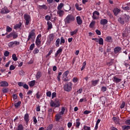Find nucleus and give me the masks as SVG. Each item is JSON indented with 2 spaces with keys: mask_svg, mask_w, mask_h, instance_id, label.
<instances>
[{
  "mask_svg": "<svg viewBox=\"0 0 130 130\" xmlns=\"http://www.w3.org/2000/svg\"><path fill=\"white\" fill-rule=\"evenodd\" d=\"M129 21V15L124 14L123 16L118 17V22L121 25H124L125 22H128Z\"/></svg>",
  "mask_w": 130,
  "mask_h": 130,
  "instance_id": "f257e3e1",
  "label": "nucleus"
},
{
  "mask_svg": "<svg viewBox=\"0 0 130 130\" xmlns=\"http://www.w3.org/2000/svg\"><path fill=\"white\" fill-rule=\"evenodd\" d=\"M63 89L66 92H71L73 89V83L72 82H67L63 85Z\"/></svg>",
  "mask_w": 130,
  "mask_h": 130,
  "instance_id": "f03ea898",
  "label": "nucleus"
},
{
  "mask_svg": "<svg viewBox=\"0 0 130 130\" xmlns=\"http://www.w3.org/2000/svg\"><path fill=\"white\" fill-rule=\"evenodd\" d=\"M75 21V16L73 14H69L64 19L65 24H70Z\"/></svg>",
  "mask_w": 130,
  "mask_h": 130,
  "instance_id": "7ed1b4c3",
  "label": "nucleus"
},
{
  "mask_svg": "<svg viewBox=\"0 0 130 130\" xmlns=\"http://www.w3.org/2000/svg\"><path fill=\"white\" fill-rule=\"evenodd\" d=\"M50 106L51 107H54V108L59 107V106H60V102H59V100L57 99H55L54 101L51 100L50 102Z\"/></svg>",
  "mask_w": 130,
  "mask_h": 130,
  "instance_id": "20e7f679",
  "label": "nucleus"
},
{
  "mask_svg": "<svg viewBox=\"0 0 130 130\" xmlns=\"http://www.w3.org/2000/svg\"><path fill=\"white\" fill-rule=\"evenodd\" d=\"M35 29H32L29 34L27 41H29L30 39L34 40L35 39Z\"/></svg>",
  "mask_w": 130,
  "mask_h": 130,
  "instance_id": "39448f33",
  "label": "nucleus"
},
{
  "mask_svg": "<svg viewBox=\"0 0 130 130\" xmlns=\"http://www.w3.org/2000/svg\"><path fill=\"white\" fill-rule=\"evenodd\" d=\"M54 39V34H50L49 35V37L47 38V44L48 45H50L52 41H53Z\"/></svg>",
  "mask_w": 130,
  "mask_h": 130,
  "instance_id": "423d86ee",
  "label": "nucleus"
},
{
  "mask_svg": "<svg viewBox=\"0 0 130 130\" xmlns=\"http://www.w3.org/2000/svg\"><path fill=\"white\" fill-rule=\"evenodd\" d=\"M24 19L25 20V25L28 26L29 23L31 22V17L28 14H24Z\"/></svg>",
  "mask_w": 130,
  "mask_h": 130,
  "instance_id": "0eeeda50",
  "label": "nucleus"
},
{
  "mask_svg": "<svg viewBox=\"0 0 130 130\" xmlns=\"http://www.w3.org/2000/svg\"><path fill=\"white\" fill-rule=\"evenodd\" d=\"M14 45H20L19 42L15 41L10 42V43H8V46L10 48L14 47Z\"/></svg>",
  "mask_w": 130,
  "mask_h": 130,
  "instance_id": "6e6552de",
  "label": "nucleus"
},
{
  "mask_svg": "<svg viewBox=\"0 0 130 130\" xmlns=\"http://www.w3.org/2000/svg\"><path fill=\"white\" fill-rule=\"evenodd\" d=\"M1 14H8L10 13V10L8 9V8L7 7H4L2 9L1 12Z\"/></svg>",
  "mask_w": 130,
  "mask_h": 130,
  "instance_id": "1a4fd4ad",
  "label": "nucleus"
},
{
  "mask_svg": "<svg viewBox=\"0 0 130 130\" xmlns=\"http://www.w3.org/2000/svg\"><path fill=\"white\" fill-rule=\"evenodd\" d=\"M24 121H25L26 125H28V123H29V121L30 120V119H29V114L26 113L24 115Z\"/></svg>",
  "mask_w": 130,
  "mask_h": 130,
  "instance_id": "9d476101",
  "label": "nucleus"
},
{
  "mask_svg": "<svg viewBox=\"0 0 130 130\" xmlns=\"http://www.w3.org/2000/svg\"><path fill=\"white\" fill-rule=\"evenodd\" d=\"M100 14L98 11H94L93 13V15H92V19L93 20H97L98 19V16H99Z\"/></svg>",
  "mask_w": 130,
  "mask_h": 130,
  "instance_id": "9b49d317",
  "label": "nucleus"
},
{
  "mask_svg": "<svg viewBox=\"0 0 130 130\" xmlns=\"http://www.w3.org/2000/svg\"><path fill=\"white\" fill-rule=\"evenodd\" d=\"M62 115H61V114H59V113L56 114L55 116V119L56 120V121H59V120H60V119H61L62 116H61Z\"/></svg>",
  "mask_w": 130,
  "mask_h": 130,
  "instance_id": "f8f14e48",
  "label": "nucleus"
},
{
  "mask_svg": "<svg viewBox=\"0 0 130 130\" xmlns=\"http://www.w3.org/2000/svg\"><path fill=\"white\" fill-rule=\"evenodd\" d=\"M62 52V48H61V47H60L57 50L56 53L55 54V57H57V56H58V55H60V54H61Z\"/></svg>",
  "mask_w": 130,
  "mask_h": 130,
  "instance_id": "ddd939ff",
  "label": "nucleus"
},
{
  "mask_svg": "<svg viewBox=\"0 0 130 130\" xmlns=\"http://www.w3.org/2000/svg\"><path fill=\"white\" fill-rule=\"evenodd\" d=\"M113 82L114 83H116V84H118V83H120L121 81H122V79L120 78H117L116 76H114L113 77Z\"/></svg>",
  "mask_w": 130,
  "mask_h": 130,
  "instance_id": "4468645a",
  "label": "nucleus"
},
{
  "mask_svg": "<svg viewBox=\"0 0 130 130\" xmlns=\"http://www.w3.org/2000/svg\"><path fill=\"white\" fill-rule=\"evenodd\" d=\"M120 11H121L120 9H119L117 8H115L114 9L113 12L115 16H117V15H118V14H119V13H120Z\"/></svg>",
  "mask_w": 130,
  "mask_h": 130,
  "instance_id": "2eb2a0df",
  "label": "nucleus"
},
{
  "mask_svg": "<svg viewBox=\"0 0 130 130\" xmlns=\"http://www.w3.org/2000/svg\"><path fill=\"white\" fill-rule=\"evenodd\" d=\"M9 86V83L7 81H2L0 82V87H8Z\"/></svg>",
  "mask_w": 130,
  "mask_h": 130,
  "instance_id": "dca6fc26",
  "label": "nucleus"
},
{
  "mask_svg": "<svg viewBox=\"0 0 130 130\" xmlns=\"http://www.w3.org/2000/svg\"><path fill=\"white\" fill-rule=\"evenodd\" d=\"M76 21L78 25H82L83 23V20H82V18H81V17L80 16H77L76 17Z\"/></svg>",
  "mask_w": 130,
  "mask_h": 130,
  "instance_id": "f3484780",
  "label": "nucleus"
},
{
  "mask_svg": "<svg viewBox=\"0 0 130 130\" xmlns=\"http://www.w3.org/2000/svg\"><path fill=\"white\" fill-rule=\"evenodd\" d=\"M121 50V47H116L114 49V53H115L116 54V53H118V52H119V51H120Z\"/></svg>",
  "mask_w": 130,
  "mask_h": 130,
  "instance_id": "a211bd4d",
  "label": "nucleus"
},
{
  "mask_svg": "<svg viewBox=\"0 0 130 130\" xmlns=\"http://www.w3.org/2000/svg\"><path fill=\"white\" fill-rule=\"evenodd\" d=\"M108 23V20L106 19H103L101 20L100 24L101 25H106Z\"/></svg>",
  "mask_w": 130,
  "mask_h": 130,
  "instance_id": "6ab92c4d",
  "label": "nucleus"
},
{
  "mask_svg": "<svg viewBox=\"0 0 130 130\" xmlns=\"http://www.w3.org/2000/svg\"><path fill=\"white\" fill-rule=\"evenodd\" d=\"M80 125H81V122H80V119L78 118L76 119L75 126L77 128H79Z\"/></svg>",
  "mask_w": 130,
  "mask_h": 130,
  "instance_id": "aec40b11",
  "label": "nucleus"
},
{
  "mask_svg": "<svg viewBox=\"0 0 130 130\" xmlns=\"http://www.w3.org/2000/svg\"><path fill=\"white\" fill-rule=\"evenodd\" d=\"M22 27V22H19L18 24H16L14 26V29H20Z\"/></svg>",
  "mask_w": 130,
  "mask_h": 130,
  "instance_id": "412c9836",
  "label": "nucleus"
},
{
  "mask_svg": "<svg viewBox=\"0 0 130 130\" xmlns=\"http://www.w3.org/2000/svg\"><path fill=\"white\" fill-rule=\"evenodd\" d=\"M58 15H59V17H62L64 15V11L60 10H58L57 12Z\"/></svg>",
  "mask_w": 130,
  "mask_h": 130,
  "instance_id": "4be33fe9",
  "label": "nucleus"
},
{
  "mask_svg": "<svg viewBox=\"0 0 130 130\" xmlns=\"http://www.w3.org/2000/svg\"><path fill=\"white\" fill-rule=\"evenodd\" d=\"M11 33V37H13V39H16V38H18V34L17 32L13 31Z\"/></svg>",
  "mask_w": 130,
  "mask_h": 130,
  "instance_id": "5701e85b",
  "label": "nucleus"
},
{
  "mask_svg": "<svg viewBox=\"0 0 130 130\" xmlns=\"http://www.w3.org/2000/svg\"><path fill=\"white\" fill-rule=\"evenodd\" d=\"M47 24L48 26L47 30H50L51 29H52V23H51V22L49 21L47 22Z\"/></svg>",
  "mask_w": 130,
  "mask_h": 130,
  "instance_id": "b1692460",
  "label": "nucleus"
},
{
  "mask_svg": "<svg viewBox=\"0 0 130 130\" xmlns=\"http://www.w3.org/2000/svg\"><path fill=\"white\" fill-rule=\"evenodd\" d=\"M36 83V81L32 80L28 83V85H29V87H34V86H35Z\"/></svg>",
  "mask_w": 130,
  "mask_h": 130,
  "instance_id": "393cba45",
  "label": "nucleus"
},
{
  "mask_svg": "<svg viewBox=\"0 0 130 130\" xmlns=\"http://www.w3.org/2000/svg\"><path fill=\"white\" fill-rule=\"evenodd\" d=\"M36 45L38 47H40L41 45V40H36Z\"/></svg>",
  "mask_w": 130,
  "mask_h": 130,
  "instance_id": "a878e982",
  "label": "nucleus"
},
{
  "mask_svg": "<svg viewBox=\"0 0 130 130\" xmlns=\"http://www.w3.org/2000/svg\"><path fill=\"white\" fill-rule=\"evenodd\" d=\"M106 41L110 43L112 42V37H111V36L107 37L106 38Z\"/></svg>",
  "mask_w": 130,
  "mask_h": 130,
  "instance_id": "bb28decb",
  "label": "nucleus"
},
{
  "mask_svg": "<svg viewBox=\"0 0 130 130\" xmlns=\"http://www.w3.org/2000/svg\"><path fill=\"white\" fill-rule=\"evenodd\" d=\"M41 77V72L38 71L36 76V79L38 80L39 79H40Z\"/></svg>",
  "mask_w": 130,
  "mask_h": 130,
  "instance_id": "cd10ccee",
  "label": "nucleus"
},
{
  "mask_svg": "<svg viewBox=\"0 0 130 130\" xmlns=\"http://www.w3.org/2000/svg\"><path fill=\"white\" fill-rule=\"evenodd\" d=\"M60 42V39H59V38L57 39L55 42V46H56V47H59Z\"/></svg>",
  "mask_w": 130,
  "mask_h": 130,
  "instance_id": "c85d7f7f",
  "label": "nucleus"
},
{
  "mask_svg": "<svg viewBox=\"0 0 130 130\" xmlns=\"http://www.w3.org/2000/svg\"><path fill=\"white\" fill-rule=\"evenodd\" d=\"M77 32H78V29H76L73 31L70 32V35L71 36H74V35L77 34Z\"/></svg>",
  "mask_w": 130,
  "mask_h": 130,
  "instance_id": "c756f323",
  "label": "nucleus"
},
{
  "mask_svg": "<svg viewBox=\"0 0 130 130\" xmlns=\"http://www.w3.org/2000/svg\"><path fill=\"white\" fill-rule=\"evenodd\" d=\"M91 82L92 86H95L96 85H97V84H98V83H99V80H93L91 81Z\"/></svg>",
  "mask_w": 130,
  "mask_h": 130,
  "instance_id": "7c9ffc66",
  "label": "nucleus"
},
{
  "mask_svg": "<svg viewBox=\"0 0 130 130\" xmlns=\"http://www.w3.org/2000/svg\"><path fill=\"white\" fill-rule=\"evenodd\" d=\"M98 42L100 45H103V44H104L103 39L102 38L99 39Z\"/></svg>",
  "mask_w": 130,
  "mask_h": 130,
  "instance_id": "2f4dec72",
  "label": "nucleus"
},
{
  "mask_svg": "<svg viewBox=\"0 0 130 130\" xmlns=\"http://www.w3.org/2000/svg\"><path fill=\"white\" fill-rule=\"evenodd\" d=\"M95 23H96L95 21H92L89 24V27L92 28L94 27V26H95Z\"/></svg>",
  "mask_w": 130,
  "mask_h": 130,
  "instance_id": "473e14b6",
  "label": "nucleus"
},
{
  "mask_svg": "<svg viewBox=\"0 0 130 130\" xmlns=\"http://www.w3.org/2000/svg\"><path fill=\"white\" fill-rule=\"evenodd\" d=\"M64 111H66V108L62 107L61 110L59 113L62 115H63V114H64Z\"/></svg>",
  "mask_w": 130,
  "mask_h": 130,
  "instance_id": "72a5a7b5",
  "label": "nucleus"
},
{
  "mask_svg": "<svg viewBox=\"0 0 130 130\" xmlns=\"http://www.w3.org/2000/svg\"><path fill=\"white\" fill-rule=\"evenodd\" d=\"M16 130H24V127H23V125L22 124H19L17 126V129Z\"/></svg>",
  "mask_w": 130,
  "mask_h": 130,
  "instance_id": "f704fd0d",
  "label": "nucleus"
},
{
  "mask_svg": "<svg viewBox=\"0 0 130 130\" xmlns=\"http://www.w3.org/2000/svg\"><path fill=\"white\" fill-rule=\"evenodd\" d=\"M12 58L14 61H17L18 60V58L17 57L16 54H13L12 55Z\"/></svg>",
  "mask_w": 130,
  "mask_h": 130,
  "instance_id": "c9c22d12",
  "label": "nucleus"
},
{
  "mask_svg": "<svg viewBox=\"0 0 130 130\" xmlns=\"http://www.w3.org/2000/svg\"><path fill=\"white\" fill-rule=\"evenodd\" d=\"M70 73L69 71H67L64 72V73L62 74L63 77H67L68 76H69V74Z\"/></svg>",
  "mask_w": 130,
  "mask_h": 130,
  "instance_id": "e433bc0d",
  "label": "nucleus"
},
{
  "mask_svg": "<svg viewBox=\"0 0 130 130\" xmlns=\"http://www.w3.org/2000/svg\"><path fill=\"white\" fill-rule=\"evenodd\" d=\"M75 7L78 11H82V8L79 7V4L76 3L75 4Z\"/></svg>",
  "mask_w": 130,
  "mask_h": 130,
  "instance_id": "4c0bfd02",
  "label": "nucleus"
},
{
  "mask_svg": "<svg viewBox=\"0 0 130 130\" xmlns=\"http://www.w3.org/2000/svg\"><path fill=\"white\" fill-rule=\"evenodd\" d=\"M101 91L102 92H106V91H107V87H106V86H102Z\"/></svg>",
  "mask_w": 130,
  "mask_h": 130,
  "instance_id": "58836bf2",
  "label": "nucleus"
},
{
  "mask_svg": "<svg viewBox=\"0 0 130 130\" xmlns=\"http://www.w3.org/2000/svg\"><path fill=\"white\" fill-rule=\"evenodd\" d=\"M39 9H43L44 10H47V6H46V5H45L39 6Z\"/></svg>",
  "mask_w": 130,
  "mask_h": 130,
  "instance_id": "ea45409f",
  "label": "nucleus"
},
{
  "mask_svg": "<svg viewBox=\"0 0 130 130\" xmlns=\"http://www.w3.org/2000/svg\"><path fill=\"white\" fill-rule=\"evenodd\" d=\"M107 15H108L110 18H113V15H112V13L110 11H107Z\"/></svg>",
  "mask_w": 130,
  "mask_h": 130,
  "instance_id": "a19ab883",
  "label": "nucleus"
},
{
  "mask_svg": "<svg viewBox=\"0 0 130 130\" xmlns=\"http://www.w3.org/2000/svg\"><path fill=\"white\" fill-rule=\"evenodd\" d=\"M21 103H22V102H21V101L18 102V103L15 104L14 106L16 108H18L19 107V106H20V105H21Z\"/></svg>",
  "mask_w": 130,
  "mask_h": 130,
  "instance_id": "79ce46f5",
  "label": "nucleus"
},
{
  "mask_svg": "<svg viewBox=\"0 0 130 130\" xmlns=\"http://www.w3.org/2000/svg\"><path fill=\"white\" fill-rule=\"evenodd\" d=\"M53 128V124H51L47 127V130H51Z\"/></svg>",
  "mask_w": 130,
  "mask_h": 130,
  "instance_id": "37998d69",
  "label": "nucleus"
},
{
  "mask_svg": "<svg viewBox=\"0 0 130 130\" xmlns=\"http://www.w3.org/2000/svg\"><path fill=\"white\" fill-rule=\"evenodd\" d=\"M78 81H79V78L77 77H74L72 79V82H73V83H77L78 82Z\"/></svg>",
  "mask_w": 130,
  "mask_h": 130,
  "instance_id": "c03bdc74",
  "label": "nucleus"
},
{
  "mask_svg": "<svg viewBox=\"0 0 130 130\" xmlns=\"http://www.w3.org/2000/svg\"><path fill=\"white\" fill-rule=\"evenodd\" d=\"M62 7H63V4L60 3V5H58L57 7V10H60L62 8Z\"/></svg>",
  "mask_w": 130,
  "mask_h": 130,
  "instance_id": "a18cd8bd",
  "label": "nucleus"
},
{
  "mask_svg": "<svg viewBox=\"0 0 130 130\" xmlns=\"http://www.w3.org/2000/svg\"><path fill=\"white\" fill-rule=\"evenodd\" d=\"M12 28H11V27L7 26L6 27V31L7 32H12Z\"/></svg>",
  "mask_w": 130,
  "mask_h": 130,
  "instance_id": "49530a36",
  "label": "nucleus"
},
{
  "mask_svg": "<svg viewBox=\"0 0 130 130\" xmlns=\"http://www.w3.org/2000/svg\"><path fill=\"white\" fill-rule=\"evenodd\" d=\"M66 42V40H64V39H63V37H61L60 38V44H61V43L64 44Z\"/></svg>",
  "mask_w": 130,
  "mask_h": 130,
  "instance_id": "de8ad7c7",
  "label": "nucleus"
},
{
  "mask_svg": "<svg viewBox=\"0 0 130 130\" xmlns=\"http://www.w3.org/2000/svg\"><path fill=\"white\" fill-rule=\"evenodd\" d=\"M34 47H35V44L33 43L31 45H30L29 47V50H32L34 49Z\"/></svg>",
  "mask_w": 130,
  "mask_h": 130,
  "instance_id": "09e8293b",
  "label": "nucleus"
},
{
  "mask_svg": "<svg viewBox=\"0 0 130 130\" xmlns=\"http://www.w3.org/2000/svg\"><path fill=\"white\" fill-rule=\"evenodd\" d=\"M83 129L84 130H91V127L90 126L84 125V127H83Z\"/></svg>",
  "mask_w": 130,
  "mask_h": 130,
  "instance_id": "8fccbe9b",
  "label": "nucleus"
},
{
  "mask_svg": "<svg viewBox=\"0 0 130 130\" xmlns=\"http://www.w3.org/2000/svg\"><path fill=\"white\" fill-rule=\"evenodd\" d=\"M122 10H124L125 11H129V7L128 6L123 7Z\"/></svg>",
  "mask_w": 130,
  "mask_h": 130,
  "instance_id": "3c124183",
  "label": "nucleus"
},
{
  "mask_svg": "<svg viewBox=\"0 0 130 130\" xmlns=\"http://www.w3.org/2000/svg\"><path fill=\"white\" fill-rule=\"evenodd\" d=\"M32 119H34V124H36V123H37V119H36V117L34 116Z\"/></svg>",
  "mask_w": 130,
  "mask_h": 130,
  "instance_id": "603ef678",
  "label": "nucleus"
},
{
  "mask_svg": "<svg viewBox=\"0 0 130 130\" xmlns=\"http://www.w3.org/2000/svg\"><path fill=\"white\" fill-rule=\"evenodd\" d=\"M124 106H125V102H123L120 106L121 109H122V108H124Z\"/></svg>",
  "mask_w": 130,
  "mask_h": 130,
  "instance_id": "864d4df0",
  "label": "nucleus"
},
{
  "mask_svg": "<svg viewBox=\"0 0 130 130\" xmlns=\"http://www.w3.org/2000/svg\"><path fill=\"white\" fill-rule=\"evenodd\" d=\"M46 95L47 97H51V91H49L46 92Z\"/></svg>",
  "mask_w": 130,
  "mask_h": 130,
  "instance_id": "5fc2aeb1",
  "label": "nucleus"
},
{
  "mask_svg": "<svg viewBox=\"0 0 130 130\" xmlns=\"http://www.w3.org/2000/svg\"><path fill=\"white\" fill-rule=\"evenodd\" d=\"M3 93H7V92H9V88H3L2 90Z\"/></svg>",
  "mask_w": 130,
  "mask_h": 130,
  "instance_id": "6e6d98bb",
  "label": "nucleus"
},
{
  "mask_svg": "<svg viewBox=\"0 0 130 130\" xmlns=\"http://www.w3.org/2000/svg\"><path fill=\"white\" fill-rule=\"evenodd\" d=\"M33 52L35 54H36L38 53V52H39V50L37 48H36L34 49Z\"/></svg>",
  "mask_w": 130,
  "mask_h": 130,
  "instance_id": "4d7b16f0",
  "label": "nucleus"
},
{
  "mask_svg": "<svg viewBox=\"0 0 130 130\" xmlns=\"http://www.w3.org/2000/svg\"><path fill=\"white\" fill-rule=\"evenodd\" d=\"M18 86H19V87H23L24 82H19L18 83Z\"/></svg>",
  "mask_w": 130,
  "mask_h": 130,
  "instance_id": "13d9d810",
  "label": "nucleus"
},
{
  "mask_svg": "<svg viewBox=\"0 0 130 130\" xmlns=\"http://www.w3.org/2000/svg\"><path fill=\"white\" fill-rule=\"evenodd\" d=\"M9 54H10V52L8 51H6L4 53L5 56H9Z\"/></svg>",
  "mask_w": 130,
  "mask_h": 130,
  "instance_id": "bf43d9fd",
  "label": "nucleus"
},
{
  "mask_svg": "<svg viewBox=\"0 0 130 130\" xmlns=\"http://www.w3.org/2000/svg\"><path fill=\"white\" fill-rule=\"evenodd\" d=\"M52 52H53V51L52 50H50L48 54L46 55V57H48V56H49V55H50Z\"/></svg>",
  "mask_w": 130,
  "mask_h": 130,
  "instance_id": "052dcab7",
  "label": "nucleus"
},
{
  "mask_svg": "<svg viewBox=\"0 0 130 130\" xmlns=\"http://www.w3.org/2000/svg\"><path fill=\"white\" fill-rule=\"evenodd\" d=\"M56 97V92H53L52 93V99L55 98Z\"/></svg>",
  "mask_w": 130,
  "mask_h": 130,
  "instance_id": "680f3d73",
  "label": "nucleus"
},
{
  "mask_svg": "<svg viewBox=\"0 0 130 130\" xmlns=\"http://www.w3.org/2000/svg\"><path fill=\"white\" fill-rule=\"evenodd\" d=\"M50 19H51V18L49 16V15H46L45 16V20H46V21H49Z\"/></svg>",
  "mask_w": 130,
  "mask_h": 130,
  "instance_id": "e2e57ef3",
  "label": "nucleus"
},
{
  "mask_svg": "<svg viewBox=\"0 0 130 130\" xmlns=\"http://www.w3.org/2000/svg\"><path fill=\"white\" fill-rule=\"evenodd\" d=\"M15 69H16V67H15L13 65H11L10 67V71H14V70H15Z\"/></svg>",
  "mask_w": 130,
  "mask_h": 130,
  "instance_id": "0e129e2a",
  "label": "nucleus"
},
{
  "mask_svg": "<svg viewBox=\"0 0 130 130\" xmlns=\"http://www.w3.org/2000/svg\"><path fill=\"white\" fill-rule=\"evenodd\" d=\"M23 87L24 89H26L27 90H28V89H29V86H28V85H27L26 84H23Z\"/></svg>",
  "mask_w": 130,
  "mask_h": 130,
  "instance_id": "69168bd1",
  "label": "nucleus"
},
{
  "mask_svg": "<svg viewBox=\"0 0 130 130\" xmlns=\"http://www.w3.org/2000/svg\"><path fill=\"white\" fill-rule=\"evenodd\" d=\"M95 32L96 33L97 35H101V31H100V30L96 29L95 30Z\"/></svg>",
  "mask_w": 130,
  "mask_h": 130,
  "instance_id": "338daca9",
  "label": "nucleus"
},
{
  "mask_svg": "<svg viewBox=\"0 0 130 130\" xmlns=\"http://www.w3.org/2000/svg\"><path fill=\"white\" fill-rule=\"evenodd\" d=\"M123 129H130V126H125L124 127Z\"/></svg>",
  "mask_w": 130,
  "mask_h": 130,
  "instance_id": "774afa93",
  "label": "nucleus"
}]
</instances>
